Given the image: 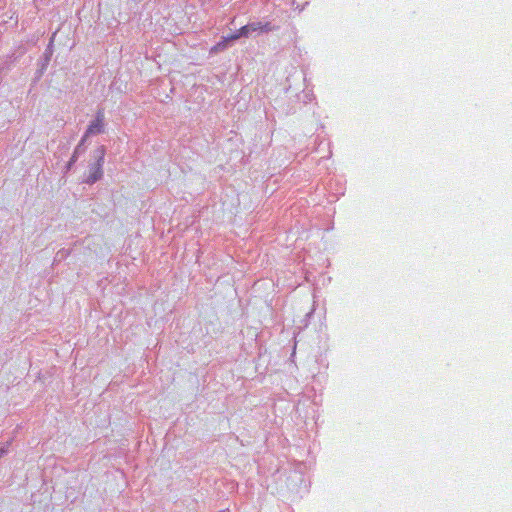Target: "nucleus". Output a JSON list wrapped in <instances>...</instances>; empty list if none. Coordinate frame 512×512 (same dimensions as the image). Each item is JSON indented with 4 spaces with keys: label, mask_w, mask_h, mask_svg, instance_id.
Returning a JSON list of instances; mask_svg holds the SVG:
<instances>
[{
    "label": "nucleus",
    "mask_w": 512,
    "mask_h": 512,
    "mask_svg": "<svg viewBox=\"0 0 512 512\" xmlns=\"http://www.w3.org/2000/svg\"><path fill=\"white\" fill-rule=\"evenodd\" d=\"M103 156H104V152H103V150H101L97 161L91 165V167L89 169V175L87 176L85 182L94 183L101 178Z\"/></svg>",
    "instance_id": "obj_2"
},
{
    "label": "nucleus",
    "mask_w": 512,
    "mask_h": 512,
    "mask_svg": "<svg viewBox=\"0 0 512 512\" xmlns=\"http://www.w3.org/2000/svg\"><path fill=\"white\" fill-rule=\"evenodd\" d=\"M5 452H6V450H5V449L0 448V457H1L2 455H4V454H5Z\"/></svg>",
    "instance_id": "obj_5"
},
{
    "label": "nucleus",
    "mask_w": 512,
    "mask_h": 512,
    "mask_svg": "<svg viewBox=\"0 0 512 512\" xmlns=\"http://www.w3.org/2000/svg\"><path fill=\"white\" fill-rule=\"evenodd\" d=\"M103 120H104V116L102 113H98L95 121H93L88 129H87V134H99L103 131V127H104V124H103Z\"/></svg>",
    "instance_id": "obj_3"
},
{
    "label": "nucleus",
    "mask_w": 512,
    "mask_h": 512,
    "mask_svg": "<svg viewBox=\"0 0 512 512\" xmlns=\"http://www.w3.org/2000/svg\"><path fill=\"white\" fill-rule=\"evenodd\" d=\"M273 30L272 25L269 22H253L242 26L235 33L230 35V39L238 40L241 37H248L253 32L267 33Z\"/></svg>",
    "instance_id": "obj_1"
},
{
    "label": "nucleus",
    "mask_w": 512,
    "mask_h": 512,
    "mask_svg": "<svg viewBox=\"0 0 512 512\" xmlns=\"http://www.w3.org/2000/svg\"><path fill=\"white\" fill-rule=\"evenodd\" d=\"M229 41H233L232 39H230V35L227 37H223V39L220 42H218L216 45L212 47L211 51L218 52L226 49Z\"/></svg>",
    "instance_id": "obj_4"
}]
</instances>
